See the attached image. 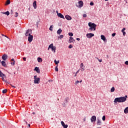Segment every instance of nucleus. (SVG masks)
Masks as SVG:
<instances>
[{"label": "nucleus", "mask_w": 128, "mask_h": 128, "mask_svg": "<svg viewBox=\"0 0 128 128\" xmlns=\"http://www.w3.org/2000/svg\"><path fill=\"white\" fill-rule=\"evenodd\" d=\"M15 62H11L12 66H14Z\"/></svg>", "instance_id": "43"}, {"label": "nucleus", "mask_w": 128, "mask_h": 128, "mask_svg": "<svg viewBox=\"0 0 128 128\" xmlns=\"http://www.w3.org/2000/svg\"><path fill=\"white\" fill-rule=\"evenodd\" d=\"M2 36H5V35H4V34H2Z\"/></svg>", "instance_id": "62"}, {"label": "nucleus", "mask_w": 128, "mask_h": 128, "mask_svg": "<svg viewBox=\"0 0 128 128\" xmlns=\"http://www.w3.org/2000/svg\"><path fill=\"white\" fill-rule=\"evenodd\" d=\"M88 26H90L88 30H91V32H94V30H96V24L94 23L90 22L88 24Z\"/></svg>", "instance_id": "2"}, {"label": "nucleus", "mask_w": 128, "mask_h": 128, "mask_svg": "<svg viewBox=\"0 0 128 128\" xmlns=\"http://www.w3.org/2000/svg\"><path fill=\"white\" fill-rule=\"evenodd\" d=\"M2 14H6V16H10V12L7 11L6 12H2Z\"/></svg>", "instance_id": "21"}, {"label": "nucleus", "mask_w": 128, "mask_h": 128, "mask_svg": "<svg viewBox=\"0 0 128 128\" xmlns=\"http://www.w3.org/2000/svg\"><path fill=\"white\" fill-rule=\"evenodd\" d=\"M35 114L34 112H32V114Z\"/></svg>", "instance_id": "61"}, {"label": "nucleus", "mask_w": 128, "mask_h": 128, "mask_svg": "<svg viewBox=\"0 0 128 128\" xmlns=\"http://www.w3.org/2000/svg\"><path fill=\"white\" fill-rule=\"evenodd\" d=\"M86 36L88 38H92V36H94V34L92 33L87 34Z\"/></svg>", "instance_id": "8"}, {"label": "nucleus", "mask_w": 128, "mask_h": 128, "mask_svg": "<svg viewBox=\"0 0 128 128\" xmlns=\"http://www.w3.org/2000/svg\"><path fill=\"white\" fill-rule=\"evenodd\" d=\"M82 16L83 18H86L87 16L86 14H83Z\"/></svg>", "instance_id": "41"}, {"label": "nucleus", "mask_w": 128, "mask_h": 128, "mask_svg": "<svg viewBox=\"0 0 128 128\" xmlns=\"http://www.w3.org/2000/svg\"><path fill=\"white\" fill-rule=\"evenodd\" d=\"M86 121V119H84V122H85Z\"/></svg>", "instance_id": "63"}, {"label": "nucleus", "mask_w": 128, "mask_h": 128, "mask_svg": "<svg viewBox=\"0 0 128 128\" xmlns=\"http://www.w3.org/2000/svg\"><path fill=\"white\" fill-rule=\"evenodd\" d=\"M61 124L62 126H63L64 128H68V124H64V122L63 121L61 122Z\"/></svg>", "instance_id": "10"}, {"label": "nucleus", "mask_w": 128, "mask_h": 128, "mask_svg": "<svg viewBox=\"0 0 128 128\" xmlns=\"http://www.w3.org/2000/svg\"><path fill=\"white\" fill-rule=\"evenodd\" d=\"M81 72H84V68L82 67V68L80 69Z\"/></svg>", "instance_id": "38"}, {"label": "nucleus", "mask_w": 128, "mask_h": 128, "mask_svg": "<svg viewBox=\"0 0 128 128\" xmlns=\"http://www.w3.org/2000/svg\"><path fill=\"white\" fill-rule=\"evenodd\" d=\"M105 2H108V0H104Z\"/></svg>", "instance_id": "60"}, {"label": "nucleus", "mask_w": 128, "mask_h": 128, "mask_svg": "<svg viewBox=\"0 0 128 128\" xmlns=\"http://www.w3.org/2000/svg\"><path fill=\"white\" fill-rule=\"evenodd\" d=\"M62 30L61 28H59L57 31V34H62Z\"/></svg>", "instance_id": "19"}, {"label": "nucleus", "mask_w": 128, "mask_h": 128, "mask_svg": "<svg viewBox=\"0 0 128 128\" xmlns=\"http://www.w3.org/2000/svg\"><path fill=\"white\" fill-rule=\"evenodd\" d=\"M0 78H4V76H6V74H4L2 70H0Z\"/></svg>", "instance_id": "18"}, {"label": "nucleus", "mask_w": 128, "mask_h": 128, "mask_svg": "<svg viewBox=\"0 0 128 128\" xmlns=\"http://www.w3.org/2000/svg\"><path fill=\"white\" fill-rule=\"evenodd\" d=\"M1 64L2 66H6V62L4 61H2L1 62Z\"/></svg>", "instance_id": "23"}, {"label": "nucleus", "mask_w": 128, "mask_h": 128, "mask_svg": "<svg viewBox=\"0 0 128 128\" xmlns=\"http://www.w3.org/2000/svg\"><path fill=\"white\" fill-rule=\"evenodd\" d=\"M122 34H123V36H124L126 34V32H122Z\"/></svg>", "instance_id": "45"}, {"label": "nucleus", "mask_w": 128, "mask_h": 128, "mask_svg": "<svg viewBox=\"0 0 128 128\" xmlns=\"http://www.w3.org/2000/svg\"><path fill=\"white\" fill-rule=\"evenodd\" d=\"M98 122H97V124H98V126H101L102 124V122H100V119H98Z\"/></svg>", "instance_id": "24"}, {"label": "nucleus", "mask_w": 128, "mask_h": 128, "mask_svg": "<svg viewBox=\"0 0 128 128\" xmlns=\"http://www.w3.org/2000/svg\"><path fill=\"white\" fill-rule=\"evenodd\" d=\"M80 66L81 68H84V63H81L80 64Z\"/></svg>", "instance_id": "35"}, {"label": "nucleus", "mask_w": 128, "mask_h": 128, "mask_svg": "<svg viewBox=\"0 0 128 128\" xmlns=\"http://www.w3.org/2000/svg\"><path fill=\"white\" fill-rule=\"evenodd\" d=\"M78 82H80V81L77 80V81L76 82L75 84H78Z\"/></svg>", "instance_id": "47"}, {"label": "nucleus", "mask_w": 128, "mask_h": 128, "mask_svg": "<svg viewBox=\"0 0 128 128\" xmlns=\"http://www.w3.org/2000/svg\"><path fill=\"white\" fill-rule=\"evenodd\" d=\"M6 92H7L6 89H4L2 90V94H6Z\"/></svg>", "instance_id": "31"}, {"label": "nucleus", "mask_w": 128, "mask_h": 128, "mask_svg": "<svg viewBox=\"0 0 128 128\" xmlns=\"http://www.w3.org/2000/svg\"><path fill=\"white\" fill-rule=\"evenodd\" d=\"M84 6V2L80 0L78 3L76 4V6L77 8H82Z\"/></svg>", "instance_id": "5"}, {"label": "nucleus", "mask_w": 128, "mask_h": 128, "mask_svg": "<svg viewBox=\"0 0 128 128\" xmlns=\"http://www.w3.org/2000/svg\"><path fill=\"white\" fill-rule=\"evenodd\" d=\"M18 16V12H16L15 13V16L16 18H17V16Z\"/></svg>", "instance_id": "36"}, {"label": "nucleus", "mask_w": 128, "mask_h": 128, "mask_svg": "<svg viewBox=\"0 0 128 128\" xmlns=\"http://www.w3.org/2000/svg\"><path fill=\"white\" fill-rule=\"evenodd\" d=\"M100 38H101V40H104V42H106V36H104L101 35Z\"/></svg>", "instance_id": "16"}, {"label": "nucleus", "mask_w": 128, "mask_h": 128, "mask_svg": "<svg viewBox=\"0 0 128 128\" xmlns=\"http://www.w3.org/2000/svg\"><path fill=\"white\" fill-rule=\"evenodd\" d=\"M112 37L116 36V33L112 34Z\"/></svg>", "instance_id": "40"}, {"label": "nucleus", "mask_w": 128, "mask_h": 128, "mask_svg": "<svg viewBox=\"0 0 128 128\" xmlns=\"http://www.w3.org/2000/svg\"><path fill=\"white\" fill-rule=\"evenodd\" d=\"M126 30V28H123L122 30V32H124V30Z\"/></svg>", "instance_id": "42"}, {"label": "nucleus", "mask_w": 128, "mask_h": 128, "mask_svg": "<svg viewBox=\"0 0 128 128\" xmlns=\"http://www.w3.org/2000/svg\"><path fill=\"white\" fill-rule=\"evenodd\" d=\"M54 62L56 64H60V60L56 61V60H54Z\"/></svg>", "instance_id": "28"}, {"label": "nucleus", "mask_w": 128, "mask_h": 128, "mask_svg": "<svg viewBox=\"0 0 128 128\" xmlns=\"http://www.w3.org/2000/svg\"><path fill=\"white\" fill-rule=\"evenodd\" d=\"M30 30H26V32L25 34V36H28V34H30Z\"/></svg>", "instance_id": "22"}, {"label": "nucleus", "mask_w": 128, "mask_h": 128, "mask_svg": "<svg viewBox=\"0 0 128 128\" xmlns=\"http://www.w3.org/2000/svg\"><path fill=\"white\" fill-rule=\"evenodd\" d=\"M90 120L92 122H96V116H92L90 118Z\"/></svg>", "instance_id": "9"}, {"label": "nucleus", "mask_w": 128, "mask_h": 128, "mask_svg": "<svg viewBox=\"0 0 128 128\" xmlns=\"http://www.w3.org/2000/svg\"><path fill=\"white\" fill-rule=\"evenodd\" d=\"M5 38H9L8 37L6 36H4Z\"/></svg>", "instance_id": "55"}, {"label": "nucleus", "mask_w": 128, "mask_h": 128, "mask_svg": "<svg viewBox=\"0 0 128 128\" xmlns=\"http://www.w3.org/2000/svg\"><path fill=\"white\" fill-rule=\"evenodd\" d=\"M90 4V6H94V4L92 2H91Z\"/></svg>", "instance_id": "37"}, {"label": "nucleus", "mask_w": 128, "mask_h": 128, "mask_svg": "<svg viewBox=\"0 0 128 128\" xmlns=\"http://www.w3.org/2000/svg\"><path fill=\"white\" fill-rule=\"evenodd\" d=\"M55 70H56V72H58V66H56L55 67Z\"/></svg>", "instance_id": "33"}, {"label": "nucleus", "mask_w": 128, "mask_h": 128, "mask_svg": "<svg viewBox=\"0 0 128 128\" xmlns=\"http://www.w3.org/2000/svg\"><path fill=\"white\" fill-rule=\"evenodd\" d=\"M34 84H38L40 82V78H38V76L36 75L34 76Z\"/></svg>", "instance_id": "3"}, {"label": "nucleus", "mask_w": 128, "mask_h": 128, "mask_svg": "<svg viewBox=\"0 0 128 128\" xmlns=\"http://www.w3.org/2000/svg\"><path fill=\"white\" fill-rule=\"evenodd\" d=\"M74 42H75L74 39L72 37H70L69 42L70 44Z\"/></svg>", "instance_id": "15"}, {"label": "nucleus", "mask_w": 128, "mask_h": 128, "mask_svg": "<svg viewBox=\"0 0 128 128\" xmlns=\"http://www.w3.org/2000/svg\"><path fill=\"white\" fill-rule=\"evenodd\" d=\"M80 72V70H78L76 72V74H78V72Z\"/></svg>", "instance_id": "50"}, {"label": "nucleus", "mask_w": 128, "mask_h": 128, "mask_svg": "<svg viewBox=\"0 0 128 128\" xmlns=\"http://www.w3.org/2000/svg\"><path fill=\"white\" fill-rule=\"evenodd\" d=\"M114 87H112V88H111V89H110V92H114Z\"/></svg>", "instance_id": "29"}, {"label": "nucleus", "mask_w": 128, "mask_h": 128, "mask_svg": "<svg viewBox=\"0 0 128 128\" xmlns=\"http://www.w3.org/2000/svg\"><path fill=\"white\" fill-rule=\"evenodd\" d=\"M76 40H80V38H76Z\"/></svg>", "instance_id": "51"}, {"label": "nucleus", "mask_w": 128, "mask_h": 128, "mask_svg": "<svg viewBox=\"0 0 128 128\" xmlns=\"http://www.w3.org/2000/svg\"><path fill=\"white\" fill-rule=\"evenodd\" d=\"M82 80H80V82H82Z\"/></svg>", "instance_id": "59"}, {"label": "nucleus", "mask_w": 128, "mask_h": 128, "mask_svg": "<svg viewBox=\"0 0 128 128\" xmlns=\"http://www.w3.org/2000/svg\"><path fill=\"white\" fill-rule=\"evenodd\" d=\"M28 36H29L28 37V42H32L34 38V36H32V35H30V34H28Z\"/></svg>", "instance_id": "7"}, {"label": "nucleus", "mask_w": 128, "mask_h": 128, "mask_svg": "<svg viewBox=\"0 0 128 128\" xmlns=\"http://www.w3.org/2000/svg\"><path fill=\"white\" fill-rule=\"evenodd\" d=\"M34 70L36 72L37 74L40 73V68L38 67H36L34 69Z\"/></svg>", "instance_id": "11"}, {"label": "nucleus", "mask_w": 128, "mask_h": 128, "mask_svg": "<svg viewBox=\"0 0 128 128\" xmlns=\"http://www.w3.org/2000/svg\"><path fill=\"white\" fill-rule=\"evenodd\" d=\"M28 126L29 128H30V124H28Z\"/></svg>", "instance_id": "58"}, {"label": "nucleus", "mask_w": 128, "mask_h": 128, "mask_svg": "<svg viewBox=\"0 0 128 128\" xmlns=\"http://www.w3.org/2000/svg\"><path fill=\"white\" fill-rule=\"evenodd\" d=\"M58 18H64V15H62V13H58Z\"/></svg>", "instance_id": "12"}, {"label": "nucleus", "mask_w": 128, "mask_h": 128, "mask_svg": "<svg viewBox=\"0 0 128 128\" xmlns=\"http://www.w3.org/2000/svg\"><path fill=\"white\" fill-rule=\"evenodd\" d=\"M124 114H128V107L126 108L124 110Z\"/></svg>", "instance_id": "26"}, {"label": "nucleus", "mask_w": 128, "mask_h": 128, "mask_svg": "<svg viewBox=\"0 0 128 128\" xmlns=\"http://www.w3.org/2000/svg\"><path fill=\"white\" fill-rule=\"evenodd\" d=\"M10 4V0H7L6 1V6H8Z\"/></svg>", "instance_id": "25"}, {"label": "nucleus", "mask_w": 128, "mask_h": 128, "mask_svg": "<svg viewBox=\"0 0 128 128\" xmlns=\"http://www.w3.org/2000/svg\"><path fill=\"white\" fill-rule=\"evenodd\" d=\"M33 6L34 8L36 10V1H34L33 2Z\"/></svg>", "instance_id": "17"}, {"label": "nucleus", "mask_w": 128, "mask_h": 128, "mask_svg": "<svg viewBox=\"0 0 128 128\" xmlns=\"http://www.w3.org/2000/svg\"><path fill=\"white\" fill-rule=\"evenodd\" d=\"M6 58H8V55L4 54L2 56V60H6Z\"/></svg>", "instance_id": "14"}, {"label": "nucleus", "mask_w": 128, "mask_h": 128, "mask_svg": "<svg viewBox=\"0 0 128 128\" xmlns=\"http://www.w3.org/2000/svg\"><path fill=\"white\" fill-rule=\"evenodd\" d=\"M128 96L126 95L124 96H121L116 98L114 100V102H124L126 100Z\"/></svg>", "instance_id": "1"}, {"label": "nucleus", "mask_w": 128, "mask_h": 128, "mask_svg": "<svg viewBox=\"0 0 128 128\" xmlns=\"http://www.w3.org/2000/svg\"><path fill=\"white\" fill-rule=\"evenodd\" d=\"M68 36H70L72 37L74 36V34H72V32H69Z\"/></svg>", "instance_id": "30"}, {"label": "nucleus", "mask_w": 128, "mask_h": 128, "mask_svg": "<svg viewBox=\"0 0 128 128\" xmlns=\"http://www.w3.org/2000/svg\"><path fill=\"white\" fill-rule=\"evenodd\" d=\"M65 18L66 20H72V17L69 15H66L65 16Z\"/></svg>", "instance_id": "13"}, {"label": "nucleus", "mask_w": 128, "mask_h": 128, "mask_svg": "<svg viewBox=\"0 0 128 128\" xmlns=\"http://www.w3.org/2000/svg\"><path fill=\"white\" fill-rule=\"evenodd\" d=\"M70 102V98L68 97H66L64 99V103L62 104L63 106H66L67 102Z\"/></svg>", "instance_id": "6"}, {"label": "nucleus", "mask_w": 128, "mask_h": 128, "mask_svg": "<svg viewBox=\"0 0 128 128\" xmlns=\"http://www.w3.org/2000/svg\"><path fill=\"white\" fill-rule=\"evenodd\" d=\"M37 60H38V62H42V59L41 58L38 57V58H37Z\"/></svg>", "instance_id": "20"}, {"label": "nucleus", "mask_w": 128, "mask_h": 128, "mask_svg": "<svg viewBox=\"0 0 128 128\" xmlns=\"http://www.w3.org/2000/svg\"><path fill=\"white\" fill-rule=\"evenodd\" d=\"M23 60L26 62V58H23Z\"/></svg>", "instance_id": "48"}, {"label": "nucleus", "mask_w": 128, "mask_h": 128, "mask_svg": "<svg viewBox=\"0 0 128 128\" xmlns=\"http://www.w3.org/2000/svg\"><path fill=\"white\" fill-rule=\"evenodd\" d=\"M30 34H32V30H30Z\"/></svg>", "instance_id": "64"}, {"label": "nucleus", "mask_w": 128, "mask_h": 128, "mask_svg": "<svg viewBox=\"0 0 128 128\" xmlns=\"http://www.w3.org/2000/svg\"><path fill=\"white\" fill-rule=\"evenodd\" d=\"M102 120L104 122V120H106V116H104L102 118Z\"/></svg>", "instance_id": "34"}, {"label": "nucleus", "mask_w": 128, "mask_h": 128, "mask_svg": "<svg viewBox=\"0 0 128 128\" xmlns=\"http://www.w3.org/2000/svg\"><path fill=\"white\" fill-rule=\"evenodd\" d=\"M11 14H14V11L12 10H11Z\"/></svg>", "instance_id": "52"}, {"label": "nucleus", "mask_w": 128, "mask_h": 128, "mask_svg": "<svg viewBox=\"0 0 128 128\" xmlns=\"http://www.w3.org/2000/svg\"><path fill=\"white\" fill-rule=\"evenodd\" d=\"M11 62H16L15 60H14V58H12V60H11Z\"/></svg>", "instance_id": "49"}, {"label": "nucleus", "mask_w": 128, "mask_h": 128, "mask_svg": "<svg viewBox=\"0 0 128 128\" xmlns=\"http://www.w3.org/2000/svg\"><path fill=\"white\" fill-rule=\"evenodd\" d=\"M68 48H72V45L70 44V45L68 46Z\"/></svg>", "instance_id": "39"}, {"label": "nucleus", "mask_w": 128, "mask_h": 128, "mask_svg": "<svg viewBox=\"0 0 128 128\" xmlns=\"http://www.w3.org/2000/svg\"><path fill=\"white\" fill-rule=\"evenodd\" d=\"M74 76H76V73L75 75Z\"/></svg>", "instance_id": "57"}, {"label": "nucleus", "mask_w": 128, "mask_h": 128, "mask_svg": "<svg viewBox=\"0 0 128 128\" xmlns=\"http://www.w3.org/2000/svg\"><path fill=\"white\" fill-rule=\"evenodd\" d=\"M11 86H12V88H16L15 86H12V85H11Z\"/></svg>", "instance_id": "53"}, {"label": "nucleus", "mask_w": 128, "mask_h": 128, "mask_svg": "<svg viewBox=\"0 0 128 128\" xmlns=\"http://www.w3.org/2000/svg\"><path fill=\"white\" fill-rule=\"evenodd\" d=\"M4 80V82H6V80Z\"/></svg>", "instance_id": "56"}, {"label": "nucleus", "mask_w": 128, "mask_h": 128, "mask_svg": "<svg viewBox=\"0 0 128 128\" xmlns=\"http://www.w3.org/2000/svg\"><path fill=\"white\" fill-rule=\"evenodd\" d=\"M125 64H126V66H128V61L125 62Z\"/></svg>", "instance_id": "46"}, {"label": "nucleus", "mask_w": 128, "mask_h": 128, "mask_svg": "<svg viewBox=\"0 0 128 128\" xmlns=\"http://www.w3.org/2000/svg\"><path fill=\"white\" fill-rule=\"evenodd\" d=\"M52 28H54V26L53 25L50 26V27L49 28V30L51 32H52Z\"/></svg>", "instance_id": "27"}, {"label": "nucleus", "mask_w": 128, "mask_h": 128, "mask_svg": "<svg viewBox=\"0 0 128 128\" xmlns=\"http://www.w3.org/2000/svg\"><path fill=\"white\" fill-rule=\"evenodd\" d=\"M56 12L57 14V16H58V14H60V13H58V10L56 11Z\"/></svg>", "instance_id": "54"}, {"label": "nucleus", "mask_w": 128, "mask_h": 128, "mask_svg": "<svg viewBox=\"0 0 128 128\" xmlns=\"http://www.w3.org/2000/svg\"><path fill=\"white\" fill-rule=\"evenodd\" d=\"M96 58L100 62H102V59H99L98 58Z\"/></svg>", "instance_id": "32"}, {"label": "nucleus", "mask_w": 128, "mask_h": 128, "mask_svg": "<svg viewBox=\"0 0 128 128\" xmlns=\"http://www.w3.org/2000/svg\"><path fill=\"white\" fill-rule=\"evenodd\" d=\"M50 48H51L52 52H56V47L55 46H54V44H50L48 48V50H50Z\"/></svg>", "instance_id": "4"}, {"label": "nucleus", "mask_w": 128, "mask_h": 128, "mask_svg": "<svg viewBox=\"0 0 128 128\" xmlns=\"http://www.w3.org/2000/svg\"><path fill=\"white\" fill-rule=\"evenodd\" d=\"M64 38V35H60V38Z\"/></svg>", "instance_id": "44"}]
</instances>
